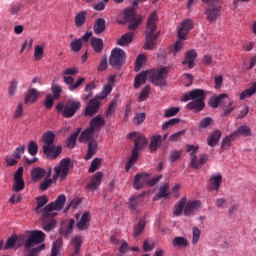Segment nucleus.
<instances>
[{
  "label": "nucleus",
  "instance_id": "nucleus-1",
  "mask_svg": "<svg viewBox=\"0 0 256 256\" xmlns=\"http://www.w3.org/2000/svg\"><path fill=\"white\" fill-rule=\"evenodd\" d=\"M71 167V159L64 158L60 161L58 166L54 167V175L52 179L49 177H45L44 180L40 183L39 189L40 191H47L49 187L53 185V181H57V179H61V181H65L67 176L69 175V169Z\"/></svg>",
  "mask_w": 256,
  "mask_h": 256
},
{
  "label": "nucleus",
  "instance_id": "nucleus-2",
  "mask_svg": "<svg viewBox=\"0 0 256 256\" xmlns=\"http://www.w3.org/2000/svg\"><path fill=\"white\" fill-rule=\"evenodd\" d=\"M42 141L44 143L42 146L43 153L46 155L47 159L55 161V159L63 153V147H55V133L47 131L42 135Z\"/></svg>",
  "mask_w": 256,
  "mask_h": 256
},
{
  "label": "nucleus",
  "instance_id": "nucleus-3",
  "mask_svg": "<svg viewBox=\"0 0 256 256\" xmlns=\"http://www.w3.org/2000/svg\"><path fill=\"white\" fill-rule=\"evenodd\" d=\"M157 29V12H152L147 21V31H146V42L144 43L143 48L146 51H151L155 49V45H157V39L159 37V33L155 34Z\"/></svg>",
  "mask_w": 256,
  "mask_h": 256
},
{
  "label": "nucleus",
  "instance_id": "nucleus-4",
  "mask_svg": "<svg viewBox=\"0 0 256 256\" xmlns=\"http://www.w3.org/2000/svg\"><path fill=\"white\" fill-rule=\"evenodd\" d=\"M79 109H81V101L77 99H68L65 103L60 102L56 105V111L60 113L64 119L75 117Z\"/></svg>",
  "mask_w": 256,
  "mask_h": 256
},
{
  "label": "nucleus",
  "instance_id": "nucleus-5",
  "mask_svg": "<svg viewBox=\"0 0 256 256\" xmlns=\"http://www.w3.org/2000/svg\"><path fill=\"white\" fill-rule=\"evenodd\" d=\"M169 71H171L169 67L147 70L148 79H150L151 83L156 87H165V85H167L166 79L167 75H169Z\"/></svg>",
  "mask_w": 256,
  "mask_h": 256
},
{
  "label": "nucleus",
  "instance_id": "nucleus-6",
  "mask_svg": "<svg viewBox=\"0 0 256 256\" xmlns=\"http://www.w3.org/2000/svg\"><path fill=\"white\" fill-rule=\"evenodd\" d=\"M67 201V197L65 194H61L57 197V199L54 202L49 203L46 205L42 211H43V219H47V217H55L57 213H53V211H61L63 207H65V202Z\"/></svg>",
  "mask_w": 256,
  "mask_h": 256
},
{
  "label": "nucleus",
  "instance_id": "nucleus-7",
  "mask_svg": "<svg viewBox=\"0 0 256 256\" xmlns=\"http://www.w3.org/2000/svg\"><path fill=\"white\" fill-rule=\"evenodd\" d=\"M28 238L24 242L25 251H30L35 245H39L45 241V234L41 230L28 231Z\"/></svg>",
  "mask_w": 256,
  "mask_h": 256
},
{
  "label": "nucleus",
  "instance_id": "nucleus-8",
  "mask_svg": "<svg viewBox=\"0 0 256 256\" xmlns=\"http://www.w3.org/2000/svg\"><path fill=\"white\" fill-rule=\"evenodd\" d=\"M125 63V51L121 48H114L109 58V64L119 69Z\"/></svg>",
  "mask_w": 256,
  "mask_h": 256
},
{
  "label": "nucleus",
  "instance_id": "nucleus-9",
  "mask_svg": "<svg viewBox=\"0 0 256 256\" xmlns=\"http://www.w3.org/2000/svg\"><path fill=\"white\" fill-rule=\"evenodd\" d=\"M101 101L102 100L98 96H95V98L89 100L85 108V116L94 117V115H97V113H99V109L101 108Z\"/></svg>",
  "mask_w": 256,
  "mask_h": 256
},
{
  "label": "nucleus",
  "instance_id": "nucleus-10",
  "mask_svg": "<svg viewBox=\"0 0 256 256\" xmlns=\"http://www.w3.org/2000/svg\"><path fill=\"white\" fill-rule=\"evenodd\" d=\"M129 139L134 140V148L136 151H143L144 148L147 147V143L149 141L145 136L141 135L140 133L137 132H132L128 134Z\"/></svg>",
  "mask_w": 256,
  "mask_h": 256
},
{
  "label": "nucleus",
  "instance_id": "nucleus-11",
  "mask_svg": "<svg viewBox=\"0 0 256 256\" xmlns=\"http://www.w3.org/2000/svg\"><path fill=\"white\" fill-rule=\"evenodd\" d=\"M205 15L207 21L215 23V21L221 17V6H218L217 4L208 5L205 10Z\"/></svg>",
  "mask_w": 256,
  "mask_h": 256
},
{
  "label": "nucleus",
  "instance_id": "nucleus-12",
  "mask_svg": "<svg viewBox=\"0 0 256 256\" xmlns=\"http://www.w3.org/2000/svg\"><path fill=\"white\" fill-rule=\"evenodd\" d=\"M207 94L202 89H194L183 95L182 101H205Z\"/></svg>",
  "mask_w": 256,
  "mask_h": 256
},
{
  "label": "nucleus",
  "instance_id": "nucleus-13",
  "mask_svg": "<svg viewBox=\"0 0 256 256\" xmlns=\"http://www.w3.org/2000/svg\"><path fill=\"white\" fill-rule=\"evenodd\" d=\"M144 197H145V192L142 194L131 196L127 202L128 209H130L132 212L139 213V207L143 205Z\"/></svg>",
  "mask_w": 256,
  "mask_h": 256
},
{
  "label": "nucleus",
  "instance_id": "nucleus-14",
  "mask_svg": "<svg viewBox=\"0 0 256 256\" xmlns=\"http://www.w3.org/2000/svg\"><path fill=\"white\" fill-rule=\"evenodd\" d=\"M15 193H19L25 189V181L23 180V167L17 169L14 173V184L12 186Z\"/></svg>",
  "mask_w": 256,
  "mask_h": 256
},
{
  "label": "nucleus",
  "instance_id": "nucleus-15",
  "mask_svg": "<svg viewBox=\"0 0 256 256\" xmlns=\"http://www.w3.org/2000/svg\"><path fill=\"white\" fill-rule=\"evenodd\" d=\"M225 103H228V107L233 105V101L229 99V95L227 94H219L218 96L212 97L209 101V105L213 109H217L219 105H224Z\"/></svg>",
  "mask_w": 256,
  "mask_h": 256
},
{
  "label": "nucleus",
  "instance_id": "nucleus-16",
  "mask_svg": "<svg viewBox=\"0 0 256 256\" xmlns=\"http://www.w3.org/2000/svg\"><path fill=\"white\" fill-rule=\"evenodd\" d=\"M191 29H193V20H184L178 27V39H182V41H185V39H187V33H189Z\"/></svg>",
  "mask_w": 256,
  "mask_h": 256
},
{
  "label": "nucleus",
  "instance_id": "nucleus-17",
  "mask_svg": "<svg viewBox=\"0 0 256 256\" xmlns=\"http://www.w3.org/2000/svg\"><path fill=\"white\" fill-rule=\"evenodd\" d=\"M190 157H191L190 167L192 169H201L203 165H205V163L209 161V156L207 154H201L199 156L198 162H197V154L190 153Z\"/></svg>",
  "mask_w": 256,
  "mask_h": 256
},
{
  "label": "nucleus",
  "instance_id": "nucleus-18",
  "mask_svg": "<svg viewBox=\"0 0 256 256\" xmlns=\"http://www.w3.org/2000/svg\"><path fill=\"white\" fill-rule=\"evenodd\" d=\"M39 97H41V92H39V90L36 88H29L24 94V104L29 105V103H37Z\"/></svg>",
  "mask_w": 256,
  "mask_h": 256
},
{
  "label": "nucleus",
  "instance_id": "nucleus-19",
  "mask_svg": "<svg viewBox=\"0 0 256 256\" xmlns=\"http://www.w3.org/2000/svg\"><path fill=\"white\" fill-rule=\"evenodd\" d=\"M149 179V173H139L134 176L133 187L136 191L143 189L147 185Z\"/></svg>",
  "mask_w": 256,
  "mask_h": 256
},
{
  "label": "nucleus",
  "instance_id": "nucleus-20",
  "mask_svg": "<svg viewBox=\"0 0 256 256\" xmlns=\"http://www.w3.org/2000/svg\"><path fill=\"white\" fill-rule=\"evenodd\" d=\"M223 183V175L221 173L212 174L209 178V191H219Z\"/></svg>",
  "mask_w": 256,
  "mask_h": 256
},
{
  "label": "nucleus",
  "instance_id": "nucleus-21",
  "mask_svg": "<svg viewBox=\"0 0 256 256\" xmlns=\"http://www.w3.org/2000/svg\"><path fill=\"white\" fill-rule=\"evenodd\" d=\"M91 225V214L85 212L82 214L81 218L77 221L76 227L78 231H87Z\"/></svg>",
  "mask_w": 256,
  "mask_h": 256
},
{
  "label": "nucleus",
  "instance_id": "nucleus-22",
  "mask_svg": "<svg viewBox=\"0 0 256 256\" xmlns=\"http://www.w3.org/2000/svg\"><path fill=\"white\" fill-rule=\"evenodd\" d=\"M103 127H105V118H103L101 115L95 116L90 121L89 128L94 130L95 133H99Z\"/></svg>",
  "mask_w": 256,
  "mask_h": 256
},
{
  "label": "nucleus",
  "instance_id": "nucleus-23",
  "mask_svg": "<svg viewBox=\"0 0 256 256\" xmlns=\"http://www.w3.org/2000/svg\"><path fill=\"white\" fill-rule=\"evenodd\" d=\"M99 150V144L97 143V140H91L88 142V150L86 155L84 156L85 161H89L90 159H93L95 155H97V151Z\"/></svg>",
  "mask_w": 256,
  "mask_h": 256
},
{
  "label": "nucleus",
  "instance_id": "nucleus-24",
  "mask_svg": "<svg viewBox=\"0 0 256 256\" xmlns=\"http://www.w3.org/2000/svg\"><path fill=\"white\" fill-rule=\"evenodd\" d=\"M95 131L90 127L86 128L79 136V143H90V141H95Z\"/></svg>",
  "mask_w": 256,
  "mask_h": 256
},
{
  "label": "nucleus",
  "instance_id": "nucleus-25",
  "mask_svg": "<svg viewBox=\"0 0 256 256\" xmlns=\"http://www.w3.org/2000/svg\"><path fill=\"white\" fill-rule=\"evenodd\" d=\"M197 59V51L189 50L185 53V59L182 62L183 65H188V69L195 67V60Z\"/></svg>",
  "mask_w": 256,
  "mask_h": 256
},
{
  "label": "nucleus",
  "instance_id": "nucleus-26",
  "mask_svg": "<svg viewBox=\"0 0 256 256\" xmlns=\"http://www.w3.org/2000/svg\"><path fill=\"white\" fill-rule=\"evenodd\" d=\"M201 207V201H190L184 206V215L185 217H189L195 213Z\"/></svg>",
  "mask_w": 256,
  "mask_h": 256
},
{
  "label": "nucleus",
  "instance_id": "nucleus-27",
  "mask_svg": "<svg viewBox=\"0 0 256 256\" xmlns=\"http://www.w3.org/2000/svg\"><path fill=\"white\" fill-rule=\"evenodd\" d=\"M45 175H47V170L41 167H35L31 170V179L33 183H39V181H41Z\"/></svg>",
  "mask_w": 256,
  "mask_h": 256
},
{
  "label": "nucleus",
  "instance_id": "nucleus-28",
  "mask_svg": "<svg viewBox=\"0 0 256 256\" xmlns=\"http://www.w3.org/2000/svg\"><path fill=\"white\" fill-rule=\"evenodd\" d=\"M187 109L193 111V113H200L205 109V101L201 100H192L186 105Z\"/></svg>",
  "mask_w": 256,
  "mask_h": 256
},
{
  "label": "nucleus",
  "instance_id": "nucleus-29",
  "mask_svg": "<svg viewBox=\"0 0 256 256\" xmlns=\"http://www.w3.org/2000/svg\"><path fill=\"white\" fill-rule=\"evenodd\" d=\"M103 179V173L97 172L95 175H93L92 180L89 184H87V189L89 191H95L97 190V187L101 185V180Z\"/></svg>",
  "mask_w": 256,
  "mask_h": 256
},
{
  "label": "nucleus",
  "instance_id": "nucleus-30",
  "mask_svg": "<svg viewBox=\"0 0 256 256\" xmlns=\"http://www.w3.org/2000/svg\"><path fill=\"white\" fill-rule=\"evenodd\" d=\"M106 21L104 18H97L95 20L93 31L95 35H101V33H104V31L107 29Z\"/></svg>",
  "mask_w": 256,
  "mask_h": 256
},
{
  "label": "nucleus",
  "instance_id": "nucleus-31",
  "mask_svg": "<svg viewBox=\"0 0 256 256\" xmlns=\"http://www.w3.org/2000/svg\"><path fill=\"white\" fill-rule=\"evenodd\" d=\"M114 83H115V78L110 77L108 79V84H106L104 86L102 92L100 94H98L96 97H99L103 101V99H105V97H107V95H109V93H111L113 91Z\"/></svg>",
  "mask_w": 256,
  "mask_h": 256
},
{
  "label": "nucleus",
  "instance_id": "nucleus-32",
  "mask_svg": "<svg viewBox=\"0 0 256 256\" xmlns=\"http://www.w3.org/2000/svg\"><path fill=\"white\" fill-rule=\"evenodd\" d=\"M147 77H149L147 71L136 75L134 78V88L139 89L142 85H145L147 83Z\"/></svg>",
  "mask_w": 256,
  "mask_h": 256
},
{
  "label": "nucleus",
  "instance_id": "nucleus-33",
  "mask_svg": "<svg viewBox=\"0 0 256 256\" xmlns=\"http://www.w3.org/2000/svg\"><path fill=\"white\" fill-rule=\"evenodd\" d=\"M80 133H81V128H77L76 131L72 133L69 138H67L66 147L68 149L75 148V145H77V137H79Z\"/></svg>",
  "mask_w": 256,
  "mask_h": 256
},
{
  "label": "nucleus",
  "instance_id": "nucleus-34",
  "mask_svg": "<svg viewBox=\"0 0 256 256\" xmlns=\"http://www.w3.org/2000/svg\"><path fill=\"white\" fill-rule=\"evenodd\" d=\"M42 229L44 231H51L52 229H55V226L57 225V222H55V219L53 217L49 216L46 219L43 218V210H42Z\"/></svg>",
  "mask_w": 256,
  "mask_h": 256
},
{
  "label": "nucleus",
  "instance_id": "nucleus-35",
  "mask_svg": "<svg viewBox=\"0 0 256 256\" xmlns=\"http://www.w3.org/2000/svg\"><path fill=\"white\" fill-rule=\"evenodd\" d=\"M187 204V198L183 197L180 201L174 206L173 215L175 217H180L185 211V205Z\"/></svg>",
  "mask_w": 256,
  "mask_h": 256
},
{
  "label": "nucleus",
  "instance_id": "nucleus-36",
  "mask_svg": "<svg viewBox=\"0 0 256 256\" xmlns=\"http://www.w3.org/2000/svg\"><path fill=\"white\" fill-rule=\"evenodd\" d=\"M90 45L95 53H101L103 51L104 44L101 38L92 37L90 39Z\"/></svg>",
  "mask_w": 256,
  "mask_h": 256
},
{
  "label": "nucleus",
  "instance_id": "nucleus-37",
  "mask_svg": "<svg viewBox=\"0 0 256 256\" xmlns=\"http://www.w3.org/2000/svg\"><path fill=\"white\" fill-rule=\"evenodd\" d=\"M220 140H221V131L216 130L213 134L207 137V145H209V147H215Z\"/></svg>",
  "mask_w": 256,
  "mask_h": 256
},
{
  "label": "nucleus",
  "instance_id": "nucleus-38",
  "mask_svg": "<svg viewBox=\"0 0 256 256\" xmlns=\"http://www.w3.org/2000/svg\"><path fill=\"white\" fill-rule=\"evenodd\" d=\"M137 159H139V150H136L133 148L130 158L125 166V169L127 172H129L131 167H133V165H135V163L137 162Z\"/></svg>",
  "mask_w": 256,
  "mask_h": 256
},
{
  "label": "nucleus",
  "instance_id": "nucleus-39",
  "mask_svg": "<svg viewBox=\"0 0 256 256\" xmlns=\"http://www.w3.org/2000/svg\"><path fill=\"white\" fill-rule=\"evenodd\" d=\"M133 37H134V34L131 32H128L121 36V38L117 41V44L120 45L121 47L130 45V43H133Z\"/></svg>",
  "mask_w": 256,
  "mask_h": 256
},
{
  "label": "nucleus",
  "instance_id": "nucleus-40",
  "mask_svg": "<svg viewBox=\"0 0 256 256\" xmlns=\"http://www.w3.org/2000/svg\"><path fill=\"white\" fill-rule=\"evenodd\" d=\"M162 141L163 137H161V135H154L149 145L150 151H157V149H159V147L161 146Z\"/></svg>",
  "mask_w": 256,
  "mask_h": 256
},
{
  "label": "nucleus",
  "instance_id": "nucleus-41",
  "mask_svg": "<svg viewBox=\"0 0 256 256\" xmlns=\"http://www.w3.org/2000/svg\"><path fill=\"white\" fill-rule=\"evenodd\" d=\"M146 225H147V222L145 221V218H141L134 227V237H139V235H141V233L145 231Z\"/></svg>",
  "mask_w": 256,
  "mask_h": 256
},
{
  "label": "nucleus",
  "instance_id": "nucleus-42",
  "mask_svg": "<svg viewBox=\"0 0 256 256\" xmlns=\"http://www.w3.org/2000/svg\"><path fill=\"white\" fill-rule=\"evenodd\" d=\"M38 204L36 206V208L34 209L35 213L39 214L41 213V209H43V207H45L46 204L49 203V198H47V196H39L36 198Z\"/></svg>",
  "mask_w": 256,
  "mask_h": 256
},
{
  "label": "nucleus",
  "instance_id": "nucleus-43",
  "mask_svg": "<svg viewBox=\"0 0 256 256\" xmlns=\"http://www.w3.org/2000/svg\"><path fill=\"white\" fill-rule=\"evenodd\" d=\"M234 133H236V139L239 138L240 135H243V137H251V128L247 125H242L238 127Z\"/></svg>",
  "mask_w": 256,
  "mask_h": 256
},
{
  "label": "nucleus",
  "instance_id": "nucleus-44",
  "mask_svg": "<svg viewBox=\"0 0 256 256\" xmlns=\"http://www.w3.org/2000/svg\"><path fill=\"white\" fill-rule=\"evenodd\" d=\"M73 227H75V219L70 218L68 220V226L64 230H61V236L67 239L73 233Z\"/></svg>",
  "mask_w": 256,
  "mask_h": 256
},
{
  "label": "nucleus",
  "instance_id": "nucleus-45",
  "mask_svg": "<svg viewBox=\"0 0 256 256\" xmlns=\"http://www.w3.org/2000/svg\"><path fill=\"white\" fill-rule=\"evenodd\" d=\"M256 93V82L252 84V86L240 94V100L243 101L247 99V97H253Z\"/></svg>",
  "mask_w": 256,
  "mask_h": 256
},
{
  "label": "nucleus",
  "instance_id": "nucleus-46",
  "mask_svg": "<svg viewBox=\"0 0 256 256\" xmlns=\"http://www.w3.org/2000/svg\"><path fill=\"white\" fill-rule=\"evenodd\" d=\"M87 20V12L81 11L75 16V25L76 27H81L82 25H85V21Z\"/></svg>",
  "mask_w": 256,
  "mask_h": 256
},
{
  "label": "nucleus",
  "instance_id": "nucleus-47",
  "mask_svg": "<svg viewBox=\"0 0 256 256\" xmlns=\"http://www.w3.org/2000/svg\"><path fill=\"white\" fill-rule=\"evenodd\" d=\"M51 91H52V97L55 99V101L61 99V93H63V88L61 87V85L52 83Z\"/></svg>",
  "mask_w": 256,
  "mask_h": 256
},
{
  "label": "nucleus",
  "instance_id": "nucleus-48",
  "mask_svg": "<svg viewBox=\"0 0 256 256\" xmlns=\"http://www.w3.org/2000/svg\"><path fill=\"white\" fill-rule=\"evenodd\" d=\"M173 247H187L189 245V242L187 241V238L177 236L172 241Z\"/></svg>",
  "mask_w": 256,
  "mask_h": 256
},
{
  "label": "nucleus",
  "instance_id": "nucleus-49",
  "mask_svg": "<svg viewBox=\"0 0 256 256\" xmlns=\"http://www.w3.org/2000/svg\"><path fill=\"white\" fill-rule=\"evenodd\" d=\"M237 139V133H232L231 135L226 136L223 140H222V149H225L227 147H231V142H233L234 140Z\"/></svg>",
  "mask_w": 256,
  "mask_h": 256
},
{
  "label": "nucleus",
  "instance_id": "nucleus-50",
  "mask_svg": "<svg viewBox=\"0 0 256 256\" xmlns=\"http://www.w3.org/2000/svg\"><path fill=\"white\" fill-rule=\"evenodd\" d=\"M70 49L73 53H79L83 49V42L81 39H76L70 43Z\"/></svg>",
  "mask_w": 256,
  "mask_h": 256
},
{
  "label": "nucleus",
  "instance_id": "nucleus-51",
  "mask_svg": "<svg viewBox=\"0 0 256 256\" xmlns=\"http://www.w3.org/2000/svg\"><path fill=\"white\" fill-rule=\"evenodd\" d=\"M17 244V235H12L7 239L6 244L4 245V251H8V249H14Z\"/></svg>",
  "mask_w": 256,
  "mask_h": 256
},
{
  "label": "nucleus",
  "instance_id": "nucleus-52",
  "mask_svg": "<svg viewBox=\"0 0 256 256\" xmlns=\"http://www.w3.org/2000/svg\"><path fill=\"white\" fill-rule=\"evenodd\" d=\"M183 157V150H172L170 152L169 161L170 163H175L176 161H179Z\"/></svg>",
  "mask_w": 256,
  "mask_h": 256
},
{
  "label": "nucleus",
  "instance_id": "nucleus-53",
  "mask_svg": "<svg viewBox=\"0 0 256 256\" xmlns=\"http://www.w3.org/2000/svg\"><path fill=\"white\" fill-rule=\"evenodd\" d=\"M62 245H63V238H58L52 246L50 256H57L59 253V249H61Z\"/></svg>",
  "mask_w": 256,
  "mask_h": 256
},
{
  "label": "nucleus",
  "instance_id": "nucleus-54",
  "mask_svg": "<svg viewBox=\"0 0 256 256\" xmlns=\"http://www.w3.org/2000/svg\"><path fill=\"white\" fill-rule=\"evenodd\" d=\"M125 21H135L137 19V14L135 13L134 8H128L124 12Z\"/></svg>",
  "mask_w": 256,
  "mask_h": 256
},
{
  "label": "nucleus",
  "instance_id": "nucleus-55",
  "mask_svg": "<svg viewBox=\"0 0 256 256\" xmlns=\"http://www.w3.org/2000/svg\"><path fill=\"white\" fill-rule=\"evenodd\" d=\"M147 119V114L145 112H138L133 118L134 125H141Z\"/></svg>",
  "mask_w": 256,
  "mask_h": 256
},
{
  "label": "nucleus",
  "instance_id": "nucleus-56",
  "mask_svg": "<svg viewBox=\"0 0 256 256\" xmlns=\"http://www.w3.org/2000/svg\"><path fill=\"white\" fill-rule=\"evenodd\" d=\"M28 153L32 157H35L37 153H39V145H37V142L31 140L28 144Z\"/></svg>",
  "mask_w": 256,
  "mask_h": 256
},
{
  "label": "nucleus",
  "instance_id": "nucleus-57",
  "mask_svg": "<svg viewBox=\"0 0 256 256\" xmlns=\"http://www.w3.org/2000/svg\"><path fill=\"white\" fill-rule=\"evenodd\" d=\"M45 50H43V46L36 45L34 48V58L35 61H41V58L44 57Z\"/></svg>",
  "mask_w": 256,
  "mask_h": 256
},
{
  "label": "nucleus",
  "instance_id": "nucleus-58",
  "mask_svg": "<svg viewBox=\"0 0 256 256\" xmlns=\"http://www.w3.org/2000/svg\"><path fill=\"white\" fill-rule=\"evenodd\" d=\"M54 104H55V98L53 97V95L51 94L46 95L43 102L45 109H51V107H53Z\"/></svg>",
  "mask_w": 256,
  "mask_h": 256
},
{
  "label": "nucleus",
  "instance_id": "nucleus-59",
  "mask_svg": "<svg viewBox=\"0 0 256 256\" xmlns=\"http://www.w3.org/2000/svg\"><path fill=\"white\" fill-rule=\"evenodd\" d=\"M168 191H169V183H166L159 188V193L157 194V196L159 197V199H163V197H169Z\"/></svg>",
  "mask_w": 256,
  "mask_h": 256
},
{
  "label": "nucleus",
  "instance_id": "nucleus-60",
  "mask_svg": "<svg viewBox=\"0 0 256 256\" xmlns=\"http://www.w3.org/2000/svg\"><path fill=\"white\" fill-rule=\"evenodd\" d=\"M93 89H95V82H91L85 86V91L88 94L83 97L84 101H87V99H90L93 96Z\"/></svg>",
  "mask_w": 256,
  "mask_h": 256
},
{
  "label": "nucleus",
  "instance_id": "nucleus-61",
  "mask_svg": "<svg viewBox=\"0 0 256 256\" xmlns=\"http://www.w3.org/2000/svg\"><path fill=\"white\" fill-rule=\"evenodd\" d=\"M45 249V244H41L36 248H30V250H26L28 252V256H38L41 251Z\"/></svg>",
  "mask_w": 256,
  "mask_h": 256
},
{
  "label": "nucleus",
  "instance_id": "nucleus-62",
  "mask_svg": "<svg viewBox=\"0 0 256 256\" xmlns=\"http://www.w3.org/2000/svg\"><path fill=\"white\" fill-rule=\"evenodd\" d=\"M101 165V159L100 158H94L90 164L89 173H95L99 169V166Z\"/></svg>",
  "mask_w": 256,
  "mask_h": 256
},
{
  "label": "nucleus",
  "instance_id": "nucleus-63",
  "mask_svg": "<svg viewBox=\"0 0 256 256\" xmlns=\"http://www.w3.org/2000/svg\"><path fill=\"white\" fill-rule=\"evenodd\" d=\"M23 153H25V145H19L14 151L12 156L14 159H21Z\"/></svg>",
  "mask_w": 256,
  "mask_h": 256
},
{
  "label": "nucleus",
  "instance_id": "nucleus-64",
  "mask_svg": "<svg viewBox=\"0 0 256 256\" xmlns=\"http://www.w3.org/2000/svg\"><path fill=\"white\" fill-rule=\"evenodd\" d=\"M146 57L143 54L138 55L137 59H136V64H135V70L136 71H140L141 67H143V64L146 61Z\"/></svg>",
  "mask_w": 256,
  "mask_h": 256
}]
</instances>
